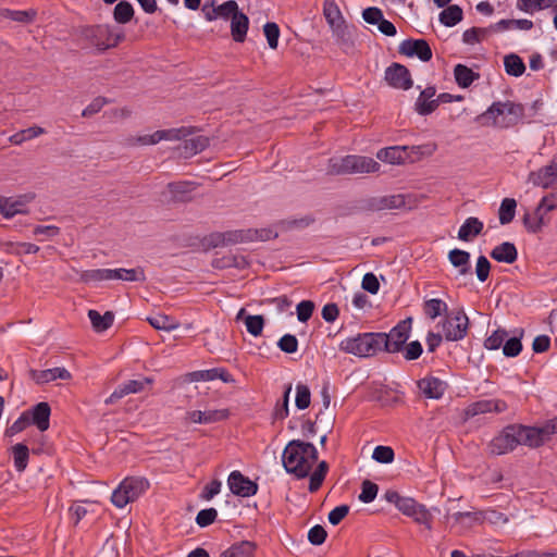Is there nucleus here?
Masks as SVG:
<instances>
[{
  "instance_id": "f704fd0d",
  "label": "nucleus",
  "mask_w": 557,
  "mask_h": 557,
  "mask_svg": "<svg viewBox=\"0 0 557 557\" xmlns=\"http://www.w3.org/2000/svg\"><path fill=\"white\" fill-rule=\"evenodd\" d=\"M37 12L30 10H11L8 8H0V17L8 18L22 24H29L35 21Z\"/></svg>"
},
{
  "instance_id": "a878e982",
  "label": "nucleus",
  "mask_w": 557,
  "mask_h": 557,
  "mask_svg": "<svg viewBox=\"0 0 557 557\" xmlns=\"http://www.w3.org/2000/svg\"><path fill=\"white\" fill-rule=\"evenodd\" d=\"M435 94L436 89L433 86H429L420 92L414 103V110L418 114L429 115L437 109V103L435 99H433Z\"/></svg>"
},
{
  "instance_id": "ea45409f",
  "label": "nucleus",
  "mask_w": 557,
  "mask_h": 557,
  "mask_svg": "<svg viewBox=\"0 0 557 557\" xmlns=\"http://www.w3.org/2000/svg\"><path fill=\"white\" fill-rule=\"evenodd\" d=\"M255 543L242 541L240 543L234 544L228 549L224 550L220 557H255Z\"/></svg>"
},
{
  "instance_id": "7ed1b4c3",
  "label": "nucleus",
  "mask_w": 557,
  "mask_h": 557,
  "mask_svg": "<svg viewBox=\"0 0 557 557\" xmlns=\"http://www.w3.org/2000/svg\"><path fill=\"white\" fill-rule=\"evenodd\" d=\"M81 35L84 40L99 52L114 48L125 39L122 30H117L109 24L84 26L81 29Z\"/></svg>"
},
{
  "instance_id": "0e129e2a",
  "label": "nucleus",
  "mask_w": 557,
  "mask_h": 557,
  "mask_svg": "<svg viewBox=\"0 0 557 557\" xmlns=\"http://www.w3.org/2000/svg\"><path fill=\"white\" fill-rule=\"evenodd\" d=\"M523 224L529 232L537 233L541 231L544 224L543 214H536V211L534 212L533 215H531L530 213H525L523 216Z\"/></svg>"
},
{
  "instance_id": "f3484780",
  "label": "nucleus",
  "mask_w": 557,
  "mask_h": 557,
  "mask_svg": "<svg viewBox=\"0 0 557 557\" xmlns=\"http://www.w3.org/2000/svg\"><path fill=\"white\" fill-rule=\"evenodd\" d=\"M227 483L231 492L240 497H250L258 491V484L242 474L239 471L231 472Z\"/></svg>"
},
{
  "instance_id": "a19ab883",
  "label": "nucleus",
  "mask_w": 557,
  "mask_h": 557,
  "mask_svg": "<svg viewBox=\"0 0 557 557\" xmlns=\"http://www.w3.org/2000/svg\"><path fill=\"white\" fill-rule=\"evenodd\" d=\"M462 16V9L457 4H451L440 13V22L446 27H453L461 22Z\"/></svg>"
},
{
  "instance_id": "bf43d9fd",
  "label": "nucleus",
  "mask_w": 557,
  "mask_h": 557,
  "mask_svg": "<svg viewBox=\"0 0 557 557\" xmlns=\"http://www.w3.org/2000/svg\"><path fill=\"white\" fill-rule=\"evenodd\" d=\"M554 0H519L517 7L519 10L524 12H533L549 8Z\"/></svg>"
},
{
  "instance_id": "aec40b11",
  "label": "nucleus",
  "mask_w": 557,
  "mask_h": 557,
  "mask_svg": "<svg viewBox=\"0 0 557 557\" xmlns=\"http://www.w3.org/2000/svg\"><path fill=\"white\" fill-rule=\"evenodd\" d=\"M190 422L198 424H211L226 420L230 417L228 409L194 410L187 413Z\"/></svg>"
},
{
  "instance_id": "603ef678",
  "label": "nucleus",
  "mask_w": 557,
  "mask_h": 557,
  "mask_svg": "<svg viewBox=\"0 0 557 557\" xmlns=\"http://www.w3.org/2000/svg\"><path fill=\"white\" fill-rule=\"evenodd\" d=\"M424 313L432 320L446 312L448 307L445 301L438 298H432L424 302Z\"/></svg>"
},
{
  "instance_id": "49530a36",
  "label": "nucleus",
  "mask_w": 557,
  "mask_h": 557,
  "mask_svg": "<svg viewBox=\"0 0 557 557\" xmlns=\"http://www.w3.org/2000/svg\"><path fill=\"white\" fill-rule=\"evenodd\" d=\"M134 17V8L128 1H120L113 10V18L119 24H126Z\"/></svg>"
},
{
  "instance_id": "4c0bfd02",
  "label": "nucleus",
  "mask_w": 557,
  "mask_h": 557,
  "mask_svg": "<svg viewBox=\"0 0 557 557\" xmlns=\"http://www.w3.org/2000/svg\"><path fill=\"white\" fill-rule=\"evenodd\" d=\"M448 260L455 268L459 269L460 275L470 273V253L468 251L455 248L449 251Z\"/></svg>"
},
{
  "instance_id": "39448f33",
  "label": "nucleus",
  "mask_w": 557,
  "mask_h": 557,
  "mask_svg": "<svg viewBox=\"0 0 557 557\" xmlns=\"http://www.w3.org/2000/svg\"><path fill=\"white\" fill-rule=\"evenodd\" d=\"M121 280L126 282H145L146 275L141 267L134 269H95L85 270L79 273V281L83 283Z\"/></svg>"
},
{
  "instance_id": "6e6552de",
  "label": "nucleus",
  "mask_w": 557,
  "mask_h": 557,
  "mask_svg": "<svg viewBox=\"0 0 557 557\" xmlns=\"http://www.w3.org/2000/svg\"><path fill=\"white\" fill-rule=\"evenodd\" d=\"M380 333H363L348 337L339 343V349L359 357H370L382 351Z\"/></svg>"
},
{
  "instance_id": "f257e3e1",
  "label": "nucleus",
  "mask_w": 557,
  "mask_h": 557,
  "mask_svg": "<svg viewBox=\"0 0 557 557\" xmlns=\"http://www.w3.org/2000/svg\"><path fill=\"white\" fill-rule=\"evenodd\" d=\"M318 460V450L311 443L300 440L290 441L282 456L285 470L298 479L309 475L313 463Z\"/></svg>"
},
{
  "instance_id": "37998d69",
  "label": "nucleus",
  "mask_w": 557,
  "mask_h": 557,
  "mask_svg": "<svg viewBox=\"0 0 557 557\" xmlns=\"http://www.w3.org/2000/svg\"><path fill=\"white\" fill-rule=\"evenodd\" d=\"M223 235L225 236V246H230L238 243L253 242L256 232H252V230H234L223 232Z\"/></svg>"
},
{
  "instance_id": "c03bdc74",
  "label": "nucleus",
  "mask_w": 557,
  "mask_h": 557,
  "mask_svg": "<svg viewBox=\"0 0 557 557\" xmlns=\"http://www.w3.org/2000/svg\"><path fill=\"white\" fill-rule=\"evenodd\" d=\"M46 133L45 128L40 126H32L26 129H22L12 136H10L9 141L13 145L20 146L23 143L34 139L40 135H44Z\"/></svg>"
},
{
  "instance_id": "e433bc0d",
  "label": "nucleus",
  "mask_w": 557,
  "mask_h": 557,
  "mask_svg": "<svg viewBox=\"0 0 557 557\" xmlns=\"http://www.w3.org/2000/svg\"><path fill=\"white\" fill-rule=\"evenodd\" d=\"M246 310L242 308L237 315L236 320H244L247 332L252 336L261 335L264 327V319L262 315H245Z\"/></svg>"
},
{
  "instance_id": "e2e57ef3",
  "label": "nucleus",
  "mask_w": 557,
  "mask_h": 557,
  "mask_svg": "<svg viewBox=\"0 0 557 557\" xmlns=\"http://www.w3.org/2000/svg\"><path fill=\"white\" fill-rule=\"evenodd\" d=\"M263 32L267 37L269 47L271 49H276L278 45V37H280V28L276 23L274 22H268L263 26Z\"/></svg>"
},
{
  "instance_id": "4be33fe9",
  "label": "nucleus",
  "mask_w": 557,
  "mask_h": 557,
  "mask_svg": "<svg viewBox=\"0 0 557 557\" xmlns=\"http://www.w3.org/2000/svg\"><path fill=\"white\" fill-rule=\"evenodd\" d=\"M186 376L189 382L213 381L218 379L224 383L235 382L233 375L225 368L194 371L188 373Z\"/></svg>"
},
{
  "instance_id": "dca6fc26",
  "label": "nucleus",
  "mask_w": 557,
  "mask_h": 557,
  "mask_svg": "<svg viewBox=\"0 0 557 557\" xmlns=\"http://www.w3.org/2000/svg\"><path fill=\"white\" fill-rule=\"evenodd\" d=\"M398 51L407 57H418L423 62L432 59L431 47L424 39H406L400 42Z\"/></svg>"
},
{
  "instance_id": "680f3d73",
  "label": "nucleus",
  "mask_w": 557,
  "mask_h": 557,
  "mask_svg": "<svg viewBox=\"0 0 557 557\" xmlns=\"http://www.w3.org/2000/svg\"><path fill=\"white\" fill-rule=\"evenodd\" d=\"M310 389L305 384H297L296 386V407L300 410L307 409L310 406Z\"/></svg>"
},
{
  "instance_id": "13d9d810",
  "label": "nucleus",
  "mask_w": 557,
  "mask_h": 557,
  "mask_svg": "<svg viewBox=\"0 0 557 557\" xmlns=\"http://www.w3.org/2000/svg\"><path fill=\"white\" fill-rule=\"evenodd\" d=\"M163 136V140H181L190 136L195 132V127H180V128H171V129H161Z\"/></svg>"
},
{
  "instance_id": "ddd939ff",
  "label": "nucleus",
  "mask_w": 557,
  "mask_h": 557,
  "mask_svg": "<svg viewBox=\"0 0 557 557\" xmlns=\"http://www.w3.org/2000/svg\"><path fill=\"white\" fill-rule=\"evenodd\" d=\"M323 15L333 30V34L343 42L348 41L349 33L342 12L334 0H324Z\"/></svg>"
},
{
  "instance_id": "f03ea898",
  "label": "nucleus",
  "mask_w": 557,
  "mask_h": 557,
  "mask_svg": "<svg viewBox=\"0 0 557 557\" xmlns=\"http://www.w3.org/2000/svg\"><path fill=\"white\" fill-rule=\"evenodd\" d=\"M383 498L394 504L403 515L412 518L416 523L423 524L429 531L432 530L433 516L423 504L412 497L401 496L394 490H387Z\"/></svg>"
},
{
  "instance_id": "de8ad7c7",
  "label": "nucleus",
  "mask_w": 557,
  "mask_h": 557,
  "mask_svg": "<svg viewBox=\"0 0 557 557\" xmlns=\"http://www.w3.org/2000/svg\"><path fill=\"white\" fill-rule=\"evenodd\" d=\"M147 321L156 330L162 331H173L177 329L180 325L177 321L165 314H156L153 317H148Z\"/></svg>"
},
{
  "instance_id": "864d4df0",
  "label": "nucleus",
  "mask_w": 557,
  "mask_h": 557,
  "mask_svg": "<svg viewBox=\"0 0 557 557\" xmlns=\"http://www.w3.org/2000/svg\"><path fill=\"white\" fill-rule=\"evenodd\" d=\"M162 132L156 131L153 134L150 135H144V136H137V137H129L126 139L125 145L126 146H150L156 145L163 140V136H161Z\"/></svg>"
},
{
  "instance_id": "c756f323",
  "label": "nucleus",
  "mask_w": 557,
  "mask_h": 557,
  "mask_svg": "<svg viewBox=\"0 0 557 557\" xmlns=\"http://www.w3.org/2000/svg\"><path fill=\"white\" fill-rule=\"evenodd\" d=\"M491 257L498 262L511 264L517 260L518 251L512 243L505 242L491 251Z\"/></svg>"
},
{
  "instance_id": "7c9ffc66",
  "label": "nucleus",
  "mask_w": 557,
  "mask_h": 557,
  "mask_svg": "<svg viewBox=\"0 0 557 557\" xmlns=\"http://www.w3.org/2000/svg\"><path fill=\"white\" fill-rule=\"evenodd\" d=\"M249 27L248 16L238 11L231 20V34L236 42H243Z\"/></svg>"
},
{
  "instance_id": "2eb2a0df",
  "label": "nucleus",
  "mask_w": 557,
  "mask_h": 557,
  "mask_svg": "<svg viewBox=\"0 0 557 557\" xmlns=\"http://www.w3.org/2000/svg\"><path fill=\"white\" fill-rule=\"evenodd\" d=\"M385 81L393 88L401 90H408L413 85L409 70L400 63H393L385 70Z\"/></svg>"
},
{
  "instance_id": "79ce46f5",
  "label": "nucleus",
  "mask_w": 557,
  "mask_h": 557,
  "mask_svg": "<svg viewBox=\"0 0 557 557\" xmlns=\"http://www.w3.org/2000/svg\"><path fill=\"white\" fill-rule=\"evenodd\" d=\"M454 76L456 83L461 88L469 87L476 78H479V74L474 73L470 67L463 64H457L454 69Z\"/></svg>"
},
{
  "instance_id": "9d476101",
  "label": "nucleus",
  "mask_w": 557,
  "mask_h": 557,
  "mask_svg": "<svg viewBox=\"0 0 557 557\" xmlns=\"http://www.w3.org/2000/svg\"><path fill=\"white\" fill-rule=\"evenodd\" d=\"M518 445L516 425L509 424L491 440L487 444V453L491 456H500L511 453Z\"/></svg>"
},
{
  "instance_id": "72a5a7b5",
  "label": "nucleus",
  "mask_w": 557,
  "mask_h": 557,
  "mask_svg": "<svg viewBox=\"0 0 557 557\" xmlns=\"http://www.w3.org/2000/svg\"><path fill=\"white\" fill-rule=\"evenodd\" d=\"M121 484L125 488L133 500H136L141 494L149 488V481L145 478H126Z\"/></svg>"
},
{
  "instance_id": "774afa93",
  "label": "nucleus",
  "mask_w": 557,
  "mask_h": 557,
  "mask_svg": "<svg viewBox=\"0 0 557 557\" xmlns=\"http://www.w3.org/2000/svg\"><path fill=\"white\" fill-rule=\"evenodd\" d=\"M277 346L286 354H294L298 349V341L295 335L285 334L280 338Z\"/></svg>"
},
{
  "instance_id": "58836bf2",
  "label": "nucleus",
  "mask_w": 557,
  "mask_h": 557,
  "mask_svg": "<svg viewBox=\"0 0 557 557\" xmlns=\"http://www.w3.org/2000/svg\"><path fill=\"white\" fill-rule=\"evenodd\" d=\"M406 205L403 195H391L373 199L371 208L374 210H392L399 209Z\"/></svg>"
},
{
  "instance_id": "0eeeda50",
  "label": "nucleus",
  "mask_w": 557,
  "mask_h": 557,
  "mask_svg": "<svg viewBox=\"0 0 557 557\" xmlns=\"http://www.w3.org/2000/svg\"><path fill=\"white\" fill-rule=\"evenodd\" d=\"M523 114V108L513 102H494L480 119L491 121L493 126L507 128L516 125Z\"/></svg>"
},
{
  "instance_id": "338daca9",
  "label": "nucleus",
  "mask_w": 557,
  "mask_h": 557,
  "mask_svg": "<svg viewBox=\"0 0 557 557\" xmlns=\"http://www.w3.org/2000/svg\"><path fill=\"white\" fill-rule=\"evenodd\" d=\"M111 502L117 508L125 507L128 503L134 502L132 497L128 495L127 491L123 488V485L120 483L117 488H115L111 496Z\"/></svg>"
},
{
  "instance_id": "423d86ee",
  "label": "nucleus",
  "mask_w": 557,
  "mask_h": 557,
  "mask_svg": "<svg viewBox=\"0 0 557 557\" xmlns=\"http://www.w3.org/2000/svg\"><path fill=\"white\" fill-rule=\"evenodd\" d=\"M519 445L539 448L557 434V416L546 421L542 426L515 424Z\"/></svg>"
},
{
  "instance_id": "f8f14e48",
  "label": "nucleus",
  "mask_w": 557,
  "mask_h": 557,
  "mask_svg": "<svg viewBox=\"0 0 557 557\" xmlns=\"http://www.w3.org/2000/svg\"><path fill=\"white\" fill-rule=\"evenodd\" d=\"M196 183L188 181L169 183L165 189L161 191V201L164 203L191 201V193L196 189Z\"/></svg>"
},
{
  "instance_id": "393cba45",
  "label": "nucleus",
  "mask_w": 557,
  "mask_h": 557,
  "mask_svg": "<svg viewBox=\"0 0 557 557\" xmlns=\"http://www.w3.org/2000/svg\"><path fill=\"white\" fill-rule=\"evenodd\" d=\"M418 387L428 398L438 399L446 389V383L430 375L419 380Z\"/></svg>"
},
{
  "instance_id": "4d7b16f0",
  "label": "nucleus",
  "mask_w": 557,
  "mask_h": 557,
  "mask_svg": "<svg viewBox=\"0 0 557 557\" xmlns=\"http://www.w3.org/2000/svg\"><path fill=\"white\" fill-rule=\"evenodd\" d=\"M523 335V331H520V336H513L507 341H505L503 346V354L506 357H516L522 350L521 337Z\"/></svg>"
},
{
  "instance_id": "6ab92c4d",
  "label": "nucleus",
  "mask_w": 557,
  "mask_h": 557,
  "mask_svg": "<svg viewBox=\"0 0 557 557\" xmlns=\"http://www.w3.org/2000/svg\"><path fill=\"white\" fill-rule=\"evenodd\" d=\"M151 377H143L140 380H129L121 384L115 391L106 399L107 405L114 404L116 400L123 398L128 394L141 392L146 385L152 384Z\"/></svg>"
},
{
  "instance_id": "bb28decb",
  "label": "nucleus",
  "mask_w": 557,
  "mask_h": 557,
  "mask_svg": "<svg viewBox=\"0 0 557 557\" xmlns=\"http://www.w3.org/2000/svg\"><path fill=\"white\" fill-rule=\"evenodd\" d=\"M32 197L21 196L17 198L5 197V203L2 208V215L5 219H11L16 214H27L28 213V202Z\"/></svg>"
},
{
  "instance_id": "052dcab7",
  "label": "nucleus",
  "mask_w": 557,
  "mask_h": 557,
  "mask_svg": "<svg viewBox=\"0 0 557 557\" xmlns=\"http://www.w3.org/2000/svg\"><path fill=\"white\" fill-rule=\"evenodd\" d=\"M377 492H379L377 484H375L369 480H364L361 485V493L359 495V500L364 504H369L375 499Z\"/></svg>"
},
{
  "instance_id": "412c9836",
  "label": "nucleus",
  "mask_w": 557,
  "mask_h": 557,
  "mask_svg": "<svg viewBox=\"0 0 557 557\" xmlns=\"http://www.w3.org/2000/svg\"><path fill=\"white\" fill-rule=\"evenodd\" d=\"M528 182L534 186L547 189L557 185V172L549 163L537 171H532L529 174Z\"/></svg>"
},
{
  "instance_id": "c9c22d12",
  "label": "nucleus",
  "mask_w": 557,
  "mask_h": 557,
  "mask_svg": "<svg viewBox=\"0 0 557 557\" xmlns=\"http://www.w3.org/2000/svg\"><path fill=\"white\" fill-rule=\"evenodd\" d=\"M88 318L91 322L92 329L98 332H104L112 326L114 321V313L107 311L104 314H100L97 310L90 309L88 311Z\"/></svg>"
},
{
  "instance_id": "9b49d317",
  "label": "nucleus",
  "mask_w": 557,
  "mask_h": 557,
  "mask_svg": "<svg viewBox=\"0 0 557 557\" xmlns=\"http://www.w3.org/2000/svg\"><path fill=\"white\" fill-rule=\"evenodd\" d=\"M469 327V319L462 309L453 312L443 321V332L449 342L462 339Z\"/></svg>"
},
{
  "instance_id": "a211bd4d",
  "label": "nucleus",
  "mask_w": 557,
  "mask_h": 557,
  "mask_svg": "<svg viewBox=\"0 0 557 557\" xmlns=\"http://www.w3.org/2000/svg\"><path fill=\"white\" fill-rule=\"evenodd\" d=\"M507 408L508 406L506 401L502 399H481L470 404L466 408L465 413L467 417H474L490 412L500 413L507 410Z\"/></svg>"
},
{
  "instance_id": "8fccbe9b",
  "label": "nucleus",
  "mask_w": 557,
  "mask_h": 557,
  "mask_svg": "<svg viewBox=\"0 0 557 557\" xmlns=\"http://www.w3.org/2000/svg\"><path fill=\"white\" fill-rule=\"evenodd\" d=\"M517 202L513 198H505L499 207L498 218L502 225L510 223L516 213Z\"/></svg>"
},
{
  "instance_id": "cd10ccee",
  "label": "nucleus",
  "mask_w": 557,
  "mask_h": 557,
  "mask_svg": "<svg viewBox=\"0 0 557 557\" xmlns=\"http://www.w3.org/2000/svg\"><path fill=\"white\" fill-rule=\"evenodd\" d=\"M205 11V17L207 21H213L216 18H223V20H232L233 16L238 13V4L235 0H228L223 2L222 4L213 8L211 11H206V8H203Z\"/></svg>"
},
{
  "instance_id": "20e7f679",
  "label": "nucleus",
  "mask_w": 557,
  "mask_h": 557,
  "mask_svg": "<svg viewBox=\"0 0 557 557\" xmlns=\"http://www.w3.org/2000/svg\"><path fill=\"white\" fill-rule=\"evenodd\" d=\"M380 168L379 162L366 156L349 154L329 160V172L336 175L375 173Z\"/></svg>"
},
{
  "instance_id": "3c124183",
  "label": "nucleus",
  "mask_w": 557,
  "mask_h": 557,
  "mask_svg": "<svg viewBox=\"0 0 557 557\" xmlns=\"http://www.w3.org/2000/svg\"><path fill=\"white\" fill-rule=\"evenodd\" d=\"M327 471H329L327 462L324 460L321 461L318 465V468L310 475L309 491L311 493L317 492L321 487Z\"/></svg>"
},
{
  "instance_id": "5fc2aeb1",
  "label": "nucleus",
  "mask_w": 557,
  "mask_h": 557,
  "mask_svg": "<svg viewBox=\"0 0 557 557\" xmlns=\"http://www.w3.org/2000/svg\"><path fill=\"white\" fill-rule=\"evenodd\" d=\"M507 336L506 330L497 329L484 341V347L488 350H497L504 346Z\"/></svg>"
},
{
  "instance_id": "69168bd1",
  "label": "nucleus",
  "mask_w": 557,
  "mask_h": 557,
  "mask_svg": "<svg viewBox=\"0 0 557 557\" xmlns=\"http://www.w3.org/2000/svg\"><path fill=\"white\" fill-rule=\"evenodd\" d=\"M394 450L389 446H376L372 458L380 463H391L394 460Z\"/></svg>"
},
{
  "instance_id": "473e14b6",
  "label": "nucleus",
  "mask_w": 557,
  "mask_h": 557,
  "mask_svg": "<svg viewBox=\"0 0 557 557\" xmlns=\"http://www.w3.org/2000/svg\"><path fill=\"white\" fill-rule=\"evenodd\" d=\"M483 223L478 218H468L458 231V238L462 242H469L481 234Z\"/></svg>"
},
{
  "instance_id": "b1692460",
  "label": "nucleus",
  "mask_w": 557,
  "mask_h": 557,
  "mask_svg": "<svg viewBox=\"0 0 557 557\" xmlns=\"http://www.w3.org/2000/svg\"><path fill=\"white\" fill-rule=\"evenodd\" d=\"M446 518L453 519L451 528H456L458 534H463L475 524H481L480 519L482 518V515L481 511H458L453 513L450 517L447 516Z\"/></svg>"
},
{
  "instance_id": "c85d7f7f",
  "label": "nucleus",
  "mask_w": 557,
  "mask_h": 557,
  "mask_svg": "<svg viewBox=\"0 0 557 557\" xmlns=\"http://www.w3.org/2000/svg\"><path fill=\"white\" fill-rule=\"evenodd\" d=\"M209 145V139L206 136H196L185 139L182 145L177 147L181 156L187 158L203 151Z\"/></svg>"
},
{
  "instance_id": "a18cd8bd",
  "label": "nucleus",
  "mask_w": 557,
  "mask_h": 557,
  "mask_svg": "<svg viewBox=\"0 0 557 557\" xmlns=\"http://www.w3.org/2000/svg\"><path fill=\"white\" fill-rule=\"evenodd\" d=\"M14 467L18 472L26 469L29 458V449L25 444L18 443L12 447Z\"/></svg>"
},
{
  "instance_id": "6e6d98bb",
  "label": "nucleus",
  "mask_w": 557,
  "mask_h": 557,
  "mask_svg": "<svg viewBox=\"0 0 557 557\" xmlns=\"http://www.w3.org/2000/svg\"><path fill=\"white\" fill-rule=\"evenodd\" d=\"M490 33V28L471 27L465 30L462 41L467 45H474L482 41Z\"/></svg>"
},
{
  "instance_id": "4468645a",
  "label": "nucleus",
  "mask_w": 557,
  "mask_h": 557,
  "mask_svg": "<svg viewBox=\"0 0 557 557\" xmlns=\"http://www.w3.org/2000/svg\"><path fill=\"white\" fill-rule=\"evenodd\" d=\"M420 146H393L382 148L376 152V158L389 164H403L410 159L411 153H420Z\"/></svg>"
},
{
  "instance_id": "1a4fd4ad",
  "label": "nucleus",
  "mask_w": 557,
  "mask_h": 557,
  "mask_svg": "<svg viewBox=\"0 0 557 557\" xmlns=\"http://www.w3.org/2000/svg\"><path fill=\"white\" fill-rule=\"evenodd\" d=\"M411 318L400 321L388 334L380 333L382 338V351L398 352L404 349V345L409 338L411 331Z\"/></svg>"
},
{
  "instance_id": "09e8293b",
  "label": "nucleus",
  "mask_w": 557,
  "mask_h": 557,
  "mask_svg": "<svg viewBox=\"0 0 557 557\" xmlns=\"http://www.w3.org/2000/svg\"><path fill=\"white\" fill-rule=\"evenodd\" d=\"M504 65L506 73L515 77L521 76L525 71V65L522 59L513 53L505 57Z\"/></svg>"
},
{
  "instance_id": "2f4dec72",
  "label": "nucleus",
  "mask_w": 557,
  "mask_h": 557,
  "mask_svg": "<svg viewBox=\"0 0 557 557\" xmlns=\"http://www.w3.org/2000/svg\"><path fill=\"white\" fill-rule=\"evenodd\" d=\"M51 409L48 403H39L32 410V422L44 432L49 429Z\"/></svg>"
},
{
  "instance_id": "5701e85b",
  "label": "nucleus",
  "mask_w": 557,
  "mask_h": 557,
  "mask_svg": "<svg viewBox=\"0 0 557 557\" xmlns=\"http://www.w3.org/2000/svg\"><path fill=\"white\" fill-rule=\"evenodd\" d=\"M29 375L38 385L47 384L55 380L69 381L72 379L70 371L60 367L47 370L32 369Z\"/></svg>"
}]
</instances>
